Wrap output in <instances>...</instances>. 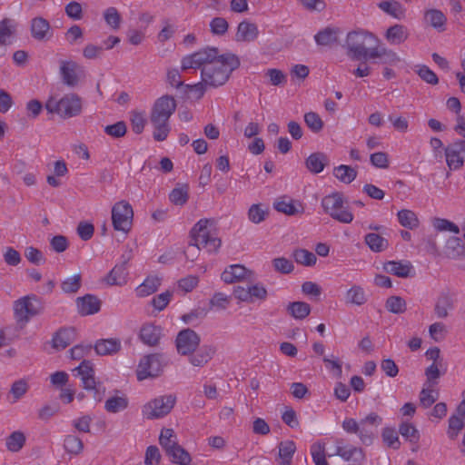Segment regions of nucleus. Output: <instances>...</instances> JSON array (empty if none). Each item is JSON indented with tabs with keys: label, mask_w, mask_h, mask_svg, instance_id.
Returning a JSON list of instances; mask_svg holds the SVG:
<instances>
[{
	"label": "nucleus",
	"mask_w": 465,
	"mask_h": 465,
	"mask_svg": "<svg viewBox=\"0 0 465 465\" xmlns=\"http://www.w3.org/2000/svg\"><path fill=\"white\" fill-rule=\"evenodd\" d=\"M240 65L239 58L233 54H220L216 47H205L185 55L181 61L183 71L201 69L203 82L210 87L223 85L232 72Z\"/></svg>",
	"instance_id": "nucleus-1"
},
{
	"label": "nucleus",
	"mask_w": 465,
	"mask_h": 465,
	"mask_svg": "<svg viewBox=\"0 0 465 465\" xmlns=\"http://www.w3.org/2000/svg\"><path fill=\"white\" fill-rule=\"evenodd\" d=\"M211 223V220L202 219L192 229L193 243H190L184 251L187 260L194 261L202 248L209 252H215L220 248L221 240L208 229Z\"/></svg>",
	"instance_id": "nucleus-2"
},
{
	"label": "nucleus",
	"mask_w": 465,
	"mask_h": 465,
	"mask_svg": "<svg viewBox=\"0 0 465 465\" xmlns=\"http://www.w3.org/2000/svg\"><path fill=\"white\" fill-rule=\"evenodd\" d=\"M378 42V39L366 31H351L346 36L343 47L346 49L348 57L353 61L371 60V47L368 44Z\"/></svg>",
	"instance_id": "nucleus-3"
},
{
	"label": "nucleus",
	"mask_w": 465,
	"mask_h": 465,
	"mask_svg": "<svg viewBox=\"0 0 465 465\" xmlns=\"http://www.w3.org/2000/svg\"><path fill=\"white\" fill-rule=\"evenodd\" d=\"M82 108V99L75 94H65L58 101L51 97L45 103V109L48 113L57 114L64 119L79 115Z\"/></svg>",
	"instance_id": "nucleus-4"
},
{
	"label": "nucleus",
	"mask_w": 465,
	"mask_h": 465,
	"mask_svg": "<svg viewBox=\"0 0 465 465\" xmlns=\"http://www.w3.org/2000/svg\"><path fill=\"white\" fill-rule=\"evenodd\" d=\"M322 207L332 219L350 223L353 220V214L345 206L343 195L341 193H333L326 195L322 200Z\"/></svg>",
	"instance_id": "nucleus-5"
},
{
	"label": "nucleus",
	"mask_w": 465,
	"mask_h": 465,
	"mask_svg": "<svg viewBox=\"0 0 465 465\" xmlns=\"http://www.w3.org/2000/svg\"><path fill=\"white\" fill-rule=\"evenodd\" d=\"M176 402L173 394L156 397L143 405L142 412L148 420L161 419L171 412Z\"/></svg>",
	"instance_id": "nucleus-6"
},
{
	"label": "nucleus",
	"mask_w": 465,
	"mask_h": 465,
	"mask_svg": "<svg viewBox=\"0 0 465 465\" xmlns=\"http://www.w3.org/2000/svg\"><path fill=\"white\" fill-rule=\"evenodd\" d=\"M43 307L36 295L24 296L14 302V313L17 322L27 323L31 317L41 313Z\"/></svg>",
	"instance_id": "nucleus-7"
},
{
	"label": "nucleus",
	"mask_w": 465,
	"mask_h": 465,
	"mask_svg": "<svg viewBox=\"0 0 465 465\" xmlns=\"http://www.w3.org/2000/svg\"><path fill=\"white\" fill-rule=\"evenodd\" d=\"M167 364L162 353H153L143 357L139 362L136 375L139 381L147 378H155L161 375L163 367Z\"/></svg>",
	"instance_id": "nucleus-8"
},
{
	"label": "nucleus",
	"mask_w": 465,
	"mask_h": 465,
	"mask_svg": "<svg viewBox=\"0 0 465 465\" xmlns=\"http://www.w3.org/2000/svg\"><path fill=\"white\" fill-rule=\"evenodd\" d=\"M82 377L83 386L86 391H93V397L100 401L104 396L105 388L102 382L94 379V371L90 361H83L82 363L74 369Z\"/></svg>",
	"instance_id": "nucleus-9"
},
{
	"label": "nucleus",
	"mask_w": 465,
	"mask_h": 465,
	"mask_svg": "<svg viewBox=\"0 0 465 465\" xmlns=\"http://www.w3.org/2000/svg\"><path fill=\"white\" fill-rule=\"evenodd\" d=\"M134 211L125 201L116 203L112 208V223L114 229L127 233L132 227Z\"/></svg>",
	"instance_id": "nucleus-10"
},
{
	"label": "nucleus",
	"mask_w": 465,
	"mask_h": 465,
	"mask_svg": "<svg viewBox=\"0 0 465 465\" xmlns=\"http://www.w3.org/2000/svg\"><path fill=\"white\" fill-rule=\"evenodd\" d=\"M200 335L190 328L180 331L175 339V347L178 354L186 356L194 352L200 346Z\"/></svg>",
	"instance_id": "nucleus-11"
},
{
	"label": "nucleus",
	"mask_w": 465,
	"mask_h": 465,
	"mask_svg": "<svg viewBox=\"0 0 465 465\" xmlns=\"http://www.w3.org/2000/svg\"><path fill=\"white\" fill-rule=\"evenodd\" d=\"M176 102L171 95H163L158 98L152 108L151 122H169L171 115L175 112Z\"/></svg>",
	"instance_id": "nucleus-12"
},
{
	"label": "nucleus",
	"mask_w": 465,
	"mask_h": 465,
	"mask_svg": "<svg viewBox=\"0 0 465 465\" xmlns=\"http://www.w3.org/2000/svg\"><path fill=\"white\" fill-rule=\"evenodd\" d=\"M446 162L450 169H459L465 159V141H457L445 148Z\"/></svg>",
	"instance_id": "nucleus-13"
},
{
	"label": "nucleus",
	"mask_w": 465,
	"mask_h": 465,
	"mask_svg": "<svg viewBox=\"0 0 465 465\" xmlns=\"http://www.w3.org/2000/svg\"><path fill=\"white\" fill-rule=\"evenodd\" d=\"M455 296L449 291H442L436 298L434 313L439 319H445L455 308Z\"/></svg>",
	"instance_id": "nucleus-14"
},
{
	"label": "nucleus",
	"mask_w": 465,
	"mask_h": 465,
	"mask_svg": "<svg viewBox=\"0 0 465 465\" xmlns=\"http://www.w3.org/2000/svg\"><path fill=\"white\" fill-rule=\"evenodd\" d=\"M80 66L74 61L60 62V74L63 83L69 87H74L80 80Z\"/></svg>",
	"instance_id": "nucleus-15"
},
{
	"label": "nucleus",
	"mask_w": 465,
	"mask_h": 465,
	"mask_svg": "<svg viewBox=\"0 0 465 465\" xmlns=\"http://www.w3.org/2000/svg\"><path fill=\"white\" fill-rule=\"evenodd\" d=\"M216 353V348L211 344H204L194 352L188 354V361L196 368L204 367Z\"/></svg>",
	"instance_id": "nucleus-16"
},
{
	"label": "nucleus",
	"mask_w": 465,
	"mask_h": 465,
	"mask_svg": "<svg viewBox=\"0 0 465 465\" xmlns=\"http://www.w3.org/2000/svg\"><path fill=\"white\" fill-rule=\"evenodd\" d=\"M131 251H129L127 255H123L124 261L116 264L106 275L105 281L110 285H123L126 282V278L128 275L127 272V262L131 259Z\"/></svg>",
	"instance_id": "nucleus-17"
},
{
	"label": "nucleus",
	"mask_w": 465,
	"mask_h": 465,
	"mask_svg": "<svg viewBox=\"0 0 465 465\" xmlns=\"http://www.w3.org/2000/svg\"><path fill=\"white\" fill-rule=\"evenodd\" d=\"M335 454L346 461L353 460L360 462L362 461L365 458L361 448H358L350 444H344L342 440L337 441Z\"/></svg>",
	"instance_id": "nucleus-18"
},
{
	"label": "nucleus",
	"mask_w": 465,
	"mask_h": 465,
	"mask_svg": "<svg viewBox=\"0 0 465 465\" xmlns=\"http://www.w3.org/2000/svg\"><path fill=\"white\" fill-rule=\"evenodd\" d=\"M162 335V328L153 323H144L139 333L141 341L148 346H156L159 343Z\"/></svg>",
	"instance_id": "nucleus-19"
},
{
	"label": "nucleus",
	"mask_w": 465,
	"mask_h": 465,
	"mask_svg": "<svg viewBox=\"0 0 465 465\" xmlns=\"http://www.w3.org/2000/svg\"><path fill=\"white\" fill-rule=\"evenodd\" d=\"M383 269L400 278H408L413 272V266L409 261H390L384 263Z\"/></svg>",
	"instance_id": "nucleus-20"
},
{
	"label": "nucleus",
	"mask_w": 465,
	"mask_h": 465,
	"mask_svg": "<svg viewBox=\"0 0 465 465\" xmlns=\"http://www.w3.org/2000/svg\"><path fill=\"white\" fill-rule=\"evenodd\" d=\"M78 312L81 315H91L98 312L101 309L100 300L92 294H86L76 299Z\"/></svg>",
	"instance_id": "nucleus-21"
},
{
	"label": "nucleus",
	"mask_w": 465,
	"mask_h": 465,
	"mask_svg": "<svg viewBox=\"0 0 465 465\" xmlns=\"http://www.w3.org/2000/svg\"><path fill=\"white\" fill-rule=\"evenodd\" d=\"M273 207L277 212L287 215L302 214L304 211L300 202L288 199L287 197L277 199L273 203Z\"/></svg>",
	"instance_id": "nucleus-22"
},
{
	"label": "nucleus",
	"mask_w": 465,
	"mask_h": 465,
	"mask_svg": "<svg viewBox=\"0 0 465 465\" xmlns=\"http://www.w3.org/2000/svg\"><path fill=\"white\" fill-rule=\"evenodd\" d=\"M259 35L258 27L249 21H242L238 25L235 39L238 42H252Z\"/></svg>",
	"instance_id": "nucleus-23"
},
{
	"label": "nucleus",
	"mask_w": 465,
	"mask_h": 465,
	"mask_svg": "<svg viewBox=\"0 0 465 465\" xmlns=\"http://www.w3.org/2000/svg\"><path fill=\"white\" fill-rule=\"evenodd\" d=\"M329 164V158L324 153L317 152L310 154L305 160V166L309 172L317 174Z\"/></svg>",
	"instance_id": "nucleus-24"
},
{
	"label": "nucleus",
	"mask_w": 465,
	"mask_h": 465,
	"mask_svg": "<svg viewBox=\"0 0 465 465\" xmlns=\"http://www.w3.org/2000/svg\"><path fill=\"white\" fill-rule=\"evenodd\" d=\"M371 60L381 59V63L395 65L401 61L400 56L392 50L384 46L376 45L371 47Z\"/></svg>",
	"instance_id": "nucleus-25"
},
{
	"label": "nucleus",
	"mask_w": 465,
	"mask_h": 465,
	"mask_svg": "<svg viewBox=\"0 0 465 465\" xmlns=\"http://www.w3.org/2000/svg\"><path fill=\"white\" fill-rule=\"evenodd\" d=\"M75 340V330L74 328H64L59 330L53 337V347L57 350H64Z\"/></svg>",
	"instance_id": "nucleus-26"
},
{
	"label": "nucleus",
	"mask_w": 465,
	"mask_h": 465,
	"mask_svg": "<svg viewBox=\"0 0 465 465\" xmlns=\"http://www.w3.org/2000/svg\"><path fill=\"white\" fill-rule=\"evenodd\" d=\"M339 34L338 28L326 27L314 35V40L318 45L331 46L338 43Z\"/></svg>",
	"instance_id": "nucleus-27"
},
{
	"label": "nucleus",
	"mask_w": 465,
	"mask_h": 465,
	"mask_svg": "<svg viewBox=\"0 0 465 465\" xmlns=\"http://www.w3.org/2000/svg\"><path fill=\"white\" fill-rule=\"evenodd\" d=\"M424 20L438 32H443L446 29L445 25L447 18L444 14L438 9H430L426 11Z\"/></svg>",
	"instance_id": "nucleus-28"
},
{
	"label": "nucleus",
	"mask_w": 465,
	"mask_h": 465,
	"mask_svg": "<svg viewBox=\"0 0 465 465\" xmlns=\"http://www.w3.org/2000/svg\"><path fill=\"white\" fill-rule=\"evenodd\" d=\"M248 270L240 264L229 266L222 273V280L226 283H232L246 278Z\"/></svg>",
	"instance_id": "nucleus-29"
},
{
	"label": "nucleus",
	"mask_w": 465,
	"mask_h": 465,
	"mask_svg": "<svg viewBox=\"0 0 465 465\" xmlns=\"http://www.w3.org/2000/svg\"><path fill=\"white\" fill-rule=\"evenodd\" d=\"M120 349V340L114 338L100 340L94 345V350L98 355H111L118 352Z\"/></svg>",
	"instance_id": "nucleus-30"
},
{
	"label": "nucleus",
	"mask_w": 465,
	"mask_h": 465,
	"mask_svg": "<svg viewBox=\"0 0 465 465\" xmlns=\"http://www.w3.org/2000/svg\"><path fill=\"white\" fill-rule=\"evenodd\" d=\"M161 284V279L157 276H148L143 283L136 289L135 293L138 297H146L154 293Z\"/></svg>",
	"instance_id": "nucleus-31"
},
{
	"label": "nucleus",
	"mask_w": 465,
	"mask_h": 465,
	"mask_svg": "<svg viewBox=\"0 0 465 465\" xmlns=\"http://www.w3.org/2000/svg\"><path fill=\"white\" fill-rule=\"evenodd\" d=\"M311 305L305 302H292L287 307L286 311L295 320H303L309 316L311 312Z\"/></svg>",
	"instance_id": "nucleus-32"
},
{
	"label": "nucleus",
	"mask_w": 465,
	"mask_h": 465,
	"mask_svg": "<svg viewBox=\"0 0 465 465\" xmlns=\"http://www.w3.org/2000/svg\"><path fill=\"white\" fill-rule=\"evenodd\" d=\"M50 31V25L43 17H35L31 23L32 35L36 40H44Z\"/></svg>",
	"instance_id": "nucleus-33"
},
{
	"label": "nucleus",
	"mask_w": 465,
	"mask_h": 465,
	"mask_svg": "<svg viewBox=\"0 0 465 465\" xmlns=\"http://www.w3.org/2000/svg\"><path fill=\"white\" fill-rule=\"evenodd\" d=\"M408 31L405 26L401 25H395L388 28L386 32V39L391 45H401L408 38Z\"/></svg>",
	"instance_id": "nucleus-34"
},
{
	"label": "nucleus",
	"mask_w": 465,
	"mask_h": 465,
	"mask_svg": "<svg viewBox=\"0 0 465 465\" xmlns=\"http://www.w3.org/2000/svg\"><path fill=\"white\" fill-rule=\"evenodd\" d=\"M129 401L124 395L109 397L104 402V409L109 413H117L128 407Z\"/></svg>",
	"instance_id": "nucleus-35"
},
{
	"label": "nucleus",
	"mask_w": 465,
	"mask_h": 465,
	"mask_svg": "<svg viewBox=\"0 0 465 465\" xmlns=\"http://www.w3.org/2000/svg\"><path fill=\"white\" fill-rule=\"evenodd\" d=\"M364 242L368 247L374 252H381L385 251L388 246V241L375 232H370L365 235Z\"/></svg>",
	"instance_id": "nucleus-36"
},
{
	"label": "nucleus",
	"mask_w": 465,
	"mask_h": 465,
	"mask_svg": "<svg viewBox=\"0 0 465 465\" xmlns=\"http://www.w3.org/2000/svg\"><path fill=\"white\" fill-rule=\"evenodd\" d=\"M15 32V25L12 19L5 18L0 22V45L12 43V37Z\"/></svg>",
	"instance_id": "nucleus-37"
},
{
	"label": "nucleus",
	"mask_w": 465,
	"mask_h": 465,
	"mask_svg": "<svg viewBox=\"0 0 465 465\" xmlns=\"http://www.w3.org/2000/svg\"><path fill=\"white\" fill-rule=\"evenodd\" d=\"M26 441V437L24 432L20 430L13 431L5 439L6 449L11 452H18L23 449Z\"/></svg>",
	"instance_id": "nucleus-38"
},
{
	"label": "nucleus",
	"mask_w": 465,
	"mask_h": 465,
	"mask_svg": "<svg viewBox=\"0 0 465 465\" xmlns=\"http://www.w3.org/2000/svg\"><path fill=\"white\" fill-rule=\"evenodd\" d=\"M378 6L383 12L389 14L390 15L397 19H401L405 15V9L401 5V4H400L397 1H381L378 4Z\"/></svg>",
	"instance_id": "nucleus-39"
},
{
	"label": "nucleus",
	"mask_w": 465,
	"mask_h": 465,
	"mask_svg": "<svg viewBox=\"0 0 465 465\" xmlns=\"http://www.w3.org/2000/svg\"><path fill=\"white\" fill-rule=\"evenodd\" d=\"M333 175L341 183H351L357 177V171L345 164H341L333 169Z\"/></svg>",
	"instance_id": "nucleus-40"
},
{
	"label": "nucleus",
	"mask_w": 465,
	"mask_h": 465,
	"mask_svg": "<svg viewBox=\"0 0 465 465\" xmlns=\"http://www.w3.org/2000/svg\"><path fill=\"white\" fill-rule=\"evenodd\" d=\"M278 456L281 460L280 463H291L296 451V445L292 440L281 441L279 443Z\"/></svg>",
	"instance_id": "nucleus-41"
},
{
	"label": "nucleus",
	"mask_w": 465,
	"mask_h": 465,
	"mask_svg": "<svg viewBox=\"0 0 465 465\" xmlns=\"http://www.w3.org/2000/svg\"><path fill=\"white\" fill-rule=\"evenodd\" d=\"M345 300L347 303L360 306L366 302L367 298L364 290L361 286L353 285L346 292Z\"/></svg>",
	"instance_id": "nucleus-42"
},
{
	"label": "nucleus",
	"mask_w": 465,
	"mask_h": 465,
	"mask_svg": "<svg viewBox=\"0 0 465 465\" xmlns=\"http://www.w3.org/2000/svg\"><path fill=\"white\" fill-rule=\"evenodd\" d=\"M159 442L166 453L179 445L173 429H163L159 437Z\"/></svg>",
	"instance_id": "nucleus-43"
},
{
	"label": "nucleus",
	"mask_w": 465,
	"mask_h": 465,
	"mask_svg": "<svg viewBox=\"0 0 465 465\" xmlns=\"http://www.w3.org/2000/svg\"><path fill=\"white\" fill-rule=\"evenodd\" d=\"M64 448L67 453L79 455L84 450V443L79 437L70 434L64 438Z\"/></svg>",
	"instance_id": "nucleus-44"
},
{
	"label": "nucleus",
	"mask_w": 465,
	"mask_h": 465,
	"mask_svg": "<svg viewBox=\"0 0 465 465\" xmlns=\"http://www.w3.org/2000/svg\"><path fill=\"white\" fill-rule=\"evenodd\" d=\"M189 198V186L183 184L175 187L169 194L170 201L175 205H183L187 203Z\"/></svg>",
	"instance_id": "nucleus-45"
},
{
	"label": "nucleus",
	"mask_w": 465,
	"mask_h": 465,
	"mask_svg": "<svg viewBox=\"0 0 465 465\" xmlns=\"http://www.w3.org/2000/svg\"><path fill=\"white\" fill-rule=\"evenodd\" d=\"M399 223L411 230L419 226V220L414 212L411 210H401L397 214Z\"/></svg>",
	"instance_id": "nucleus-46"
},
{
	"label": "nucleus",
	"mask_w": 465,
	"mask_h": 465,
	"mask_svg": "<svg viewBox=\"0 0 465 465\" xmlns=\"http://www.w3.org/2000/svg\"><path fill=\"white\" fill-rule=\"evenodd\" d=\"M173 463L189 465L192 461L190 454L180 445L166 453Z\"/></svg>",
	"instance_id": "nucleus-47"
},
{
	"label": "nucleus",
	"mask_w": 465,
	"mask_h": 465,
	"mask_svg": "<svg viewBox=\"0 0 465 465\" xmlns=\"http://www.w3.org/2000/svg\"><path fill=\"white\" fill-rule=\"evenodd\" d=\"M465 426V418L453 414L449 419L448 436L454 440Z\"/></svg>",
	"instance_id": "nucleus-48"
},
{
	"label": "nucleus",
	"mask_w": 465,
	"mask_h": 465,
	"mask_svg": "<svg viewBox=\"0 0 465 465\" xmlns=\"http://www.w3.org/2000/svg\"><path fill=\"white\" fill-rule=\"evenodd\" d=\"M463 242L459 237H450L446 243V252L449 257L455 258L464 252Z\"/></svg>",
	"instance_id": "nucleus-49"
},
{
	"label": "nucleus",
	"mask_w": 465,
	"mask_h": 465,
	"mask_svg": "<svg viewBox=\"0 0 465 465\" xmlns=\"http://www.w3.org/2000/svg\"><path fill=\"white\" fill-rule=\"evenodd\" d=\"M439 398V392L433 390V387L424 386L420 392V403L427 409L430 407Z\"/></svg>",
	"instance_id": "nucleus-50"
},
{
	"label": "nucleus",
	"mask_w": 465,
	"mask_h": 465,
	"mask_svg": "<svg viewBox=\"0 0 465 465\" xmlns=\"http://www.w3.org/2000/svg\"><path fill=\"white\" fill-rule=\"evenodd\" d=\"M386 309L395 314H401L407 310L406 302L400 296H391L386 301Z\"/></svg>",
	"instance_id": "nucleus-51"
},
{
	"label": "nucleus",
	"mask_w": 465,
	"mask_h": 465,
	"mask_svg": "<svg viewBox=\"0 0 465 465\" xmlns=\"http://www.w3.org/2000/svg\"><path fill=\"white\" fill-rule=\"evenodd\" d=\"M82 277L80 273L66 278L61 283V289L65 293H75L81 287Z\"/></svg>",
	"instance_id": "nucleus-52"
},
{
	"label": "nucleus",
	"mask_w": 465,
	"mask_h": 465,
	"mask_svg": "<svg viewBox=\"0 0 465 465\" xmlns=\"http://www.w3.org/2000/svg\"><path fill=\"white\" fill-rule=\"evenodd\" d=\"M293 256L296 262L304 266H312L316 263L317 261L316 255L305 249L296 250L293 253Z\"/></svg>",
	"instance_id": "nucleus-53"
},
{
	"label": "nucleus",
	"mask_w": 465,
	"mask_h": 465,
	"mask_svg": "<svg viewBox=\"0 0 465 465\" xmlns=\"http://www.w3.org/2000/svg\"><path fill=\"white\" fill-rule=\"evenodd\" d=\"M304 122L306 125L312 130L313 133H319L323 128V121L320 117V115L314 112H309L304 114Z\"/></svg>",
	"instance_id": "nucleus-54"
},
{
	"label": "nucleus",
	"mask_w": 465,
	"mask_h": 465,
	"mask_svg": "<svg viewBox=\"0 0 465 465\" xmlns=\"http://www.w3.org/2000/svg\"><path fill=\"white\" fill-rule=\"evenodd\" d=\"M432 225L438 232H451L455 234L460 233L459 227L447 219L433 218Z\"/></svg>",
	"instance_id": "nucleus-55"
},
{
	"label": "nucleus",
	"mask_w": 465,
	"mask_h": 465,
	"mask_svg": "<svg viewBox=\"0 0 465 465\" xmlns=\"http://www.w3.org/2000/svg\"><path fill=\"white\" fill-rule=\"evenodd\" d=\"M104 18L106 24L113 29L120 27L121 15L115 7H109L104 13Z\"/></svg>",
	"instance_id": "nucleus-56"
},
{
	"label": "nucleus",
	"mask_w": 465,
	"mask_h": 465,
	"mask_svg": "<svg viewBox=\"0 0 465 465\" xmlns=\"http://www.w3.org/2000/svg\"><path fill=\"white\" fill-rule=\"evenodd\" d=\"M399 432L401 435L411 442L418 441L420 434L414 425L408 422H403L400 425Z\"/></svg>",
	"instance_id": "nucleus-57"
},
{
	"label": "nucleus",
	"mask_w": 465,
	"mask_h": 465,
	"mask_svg": "<svg viewBox=\"0 0 465 465\" xmlns=\"http://www.w3.org/2000/svg\"><path fill=\"white\" fill-rule=\"evenodd\" d=\"M152 124L154 127L153 131V138L154 140L158 142L164 141L171 130L169 123L168 122H151Z\"/></svg>",
	"instance_id": "nucleus-58"
},
{
	"label": "nucleus",
	"mask_w": 465,
	"mask_h": 465,
	"mask_svg": "<svg viewBox=\"0 0 465 465\" xmlns=\"http://www.w3.org/2000/svg\"><path fill=\"white\" fill-rule=\"evenodd\" d=\"M268 213L261 204H252L248 211V218L253 223H260L265 220Z\"/></svg>",
	"instance_id": "nucleus-59"
},
{
	"label": "nucleus",
	"mask_w": 465,
	"mask_h": 465,
	"mask_svg": "<svg viewBox=\"0 0 465 465\" xmlns=\"http://www.w3.org/2000/svg\"><path fill=\"white\" fill-rule=\"evenodd\" d=\"M272 263L276 272L283 274L291 273L294 268L292 262L284 257L275 258Z\"/></svg>",
	"instance_id": "nucleus-60"
},
{
	"label": "nucleus",
	"mask_w": 465,
	"mask_h": 465,
	"mask_svg": "<svg viewBox=\"0 0 465 465\" xmlns=\"http://www.w3.org/2000/svg\"><path fill=\"white\" fill-rule=\"evenodd\" d=\"M383 441L388 447L397 450L400 448L401 442L399 440L398 433L395 430L386 428L382 431Z\"/></svg>",
	"instance_id": "nucleus-61"
},
{
	"label": "nucleus",
	"mask_w": 465,
	"mask_h": 465,
	"mask_svg": "<svg viewBox=\"0 0 465 465\" xmlns=\"http://www.w3.org/2000/svg\"><path fill=\"white\" fill-rule=\"evenodd\" d=\"M28 391V384L27 382L21 379L16 381H15L10 389V393L14 398V401H18L21 399Z\"/></svg>",
	"instance_id": "nucleus-62"
},
{
	"label": "nucleus",
	"mask_w": 465,
	"mask_h": 465,
	"mask_svg": "<svg viewBox=\"0 0 465 465\" xmlns=\"http://www.w3.org/2000/svg\"><path fill=\"white\" fill-rule=\"evenodd\" d=\"M104 133L114 138L123 137L126 134V124L124 122L120 121L114 124L106 125Z\"/></svg>",
	"instance_id": "nucleus-63"
},
{
	"label": "nucleus",
	"mask_w": 465,
	"mask_h": 465,
	"mask_svg": "<svg viewBox=\"0 0 465 465\" xmlns=\"http://www.w3.org/2000/svg\"><path fill=\"white\" fill-rule=\"evenodd\" d=\"M211 32L213 35H223L228 31V22L223 17H215L210 23Z\"/></svg>",
	"instance_id": "nucleus-64"
}]
</instances>
